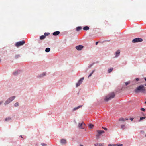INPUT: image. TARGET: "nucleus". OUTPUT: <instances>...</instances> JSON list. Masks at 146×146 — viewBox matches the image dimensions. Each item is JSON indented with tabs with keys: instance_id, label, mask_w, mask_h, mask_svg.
Listing matches in <instances>:
<instances>
[{
	"instance_id": "b1692460",
	"label": "nucleus",
	"mask_w": 146,
	"mask_h": 146,
	"mask_svg": "<svg viewBox=\"0 0 146 146\" xmlns=\"http://www.w3.org/2000/svg\"><path fill=\"white\" fill-rule=\"evenodd\" d=\"M46 75V73L45 72H44L42 74H41L40 76V77H43Z\"/></svg>"
},
{
	"instance_id": "9d476101",
	"label": "nucleus",
	"mask_w": 146,
	"mask_h": 146,
	"mask_svg": "<svg viewBox=\"0 0 146 146\" xmlns=\"http://www.w3.org/2000/svg\"><path fill=\"white\" fill-rule=\"evenodd\" d=\"M84 46L82 45H80L76 46V48L78 50H80L83 48Z\"/></svg>"
},
{
	"instance_id": "0eeeda50",
	"label": "nucleus",
	"mask_w": 146,
	"mask_h": 146,
	"mask_svg": "<svg viewBox=\"0 0 146 146\" xmlns=\"http://www.w3.org/2000/svg\"><path fill=\"white\" fill-rule=\"evenodd\" d=\"M97 132L98 134L96 135V138L97 139L98 138L100 134L104 133V131L103 130H97Z\"/></svg>"
},
{
	"instance_id": "412c9836",
	"label": "nucleus",
	"mask_w": 146,
	"mask_h": 146,
	"mask_svg": "<svg viewBox=\"0 0 146 146\" xmlns=\"http://www.w3.org/2000/svg\"><path fill=\"white\" fill-rule=\"evenodd\" d=\"M46 37L44 35H42L40 37V39L41 40H42L44 39Z\"/></svg>"
},
{
	"instance_id": "20e7f679",
	"label": "nucleus",
	"mask_w": 146,
	"mask_h": 146,
	"mask_svg": "<svg viewBox=\"0 0 146 146\" xmlns=\"http://www.w3.org/2000/svg\"><path fill=\"white\" fill-rule=\"evenodd\" d=\"M15 96H13L9 98L8 99L6 100L5 103V104L6 105L7 104H8L12 101L15 98Z\"/></svg>"
},
{
	"instance_id": "58836bf2",
	"label": "nucleus",
	"mask_w": 146,
	"mask_h": 146,
	"mask_svg": "<svg viewBox=\"0 0 146 146\" xmlns=\"http://www.w3.org/2000/svg\"><path fill=\"white\" fill-rule=\"evenodd\" d=\"M98 42H96V45H97V44H98Z\"/></svg>"
},
{
	"instance_id": "a19ab883",
	"label": "nucleus",
	"mask_w": 146,
	"mask_h": 146,
	"mask_svg": "<svg viewBox=\"0 0 146 146\" xmlns=\"http://www.w3.org/2000/svg\"><path fill=\"white\" fill-rule=\"evenodd\" d=\"M2 103V102H0V105Z\"/></svg>"
},
{
	"instance_id": "7ed1b4c3",
	"label": "nucleus",
	"mask_w": 146,
	"mask_h": 146,
	"mask_svg": "<svg viewBox=\"0 0 146 146\" xmlns=\"http://www.w3.org/2000/svg\"><path fill=\"white\" fill-rule=\"evenodd\" d=\"M15 96H13L9 98L8 99L6 100L5 103V104L6 105L7 104H8L12 101L15 98Z\"/></svg>"
},
{
	"instance_id": "ea45409f",
	"label": "nucleus",
	"mask_w": 146,
	"mask_h": 146,
	"mask_svg": "<svg viewBox=\"0 0 146 146\" xmlns=\"http://www.w3.org/2000/svg\"><path fill=\"white\" fill-rule=\"evenodd\" d=\"M125 119V120H128V119L127 118H126V119Z\"/></svg>"
},
{
	"instance_id": "c756f323",
	"label": "nucleus",
	"mask_w": 146,
	"mask_h": 146,
	"mask_svg": "<svg viewBox=\"0 0 146 146\" xmlns=\"http://www.w3.org/2000/svg\"><path fill=\"white\" fill-rule=\"evenodd\" d=\"M130 83V82H127L125 83V84L126 86L128 85Z\"/></svg>"
},
{
	"instance_id": "423d86ee",
	"label": "nucleus",
	"mask_w": 146,
	"mask_h": 146,
	"mask_svg": "<svg viewBox=\"0 0 146 146\" xmlns=\"http://www.w3.org/2000/svg\"><path fill=\"white\" fill-rule=\"evenodd\" d=\"M143 41V39L140 38H137L134 39L132 40L133 43H135L137 42H141Z\"/></svg>"
},
{
	"instance_id": "79ce46f5",
	"label": "nucleus",
	"mask_w": 146,
	"mask_h": 146,
	"mask_svg": "<svg viewBox=\"0 0 146 146\" xmlns=\"http://www.w3.org/2000/svg\"><path fill=\"white\" fill-rule=\"evenodd\" d=\"M145 81H146V78H145Z\"/></svg>"
},
{
	"instance_id": "9b49d317",
	"label": "nucleus",
	"mask_w": 146,
	"mask_h": 146,
	"mask_svg": "<svg viewBox=\"0 0 146 146\" xmlns=\"http://www.w3.org/2000/svg\"><path fill=\"white\" fill-rule=\"evenodd\" d=\"M60 142L62 144H64L66 143V139H62L60 141Z\"/></svg>"
},
{
	"instance_id": "f704fd0d",
	"label": "nucleus",
	"mask_w": 146,
	"mask_h": 146,
	"mask_svg": "<svg viewBox=\"0 0 146 146\" xmlns=\"http://www.w3.org/2000/svg\"><path fill=\"white\" fill-rule=\"evenodd\" d=\"M123 145V144H118V146H122Z\"/></svg>"
},
{
	"instance_id": "4c0bfd02",
	"label": "nucleus",
	"mask_w": 146,
	"mask_h": 146,
	"mask_svg": "<svg viewBox=\"0 0 146 146\" xmlns=\"http://www.w3.org/2000/svg\"><path fill=\"white\" fill-rule=\"evenodd\" d=\"M113 146H118V144H115L114 145H113Z\"/></svg>"
},
{
	"instance_id": "cd10ccee",
	"label": "nucleus",
	"mask_w": 146,
	"mask_h": 146,
	"mask_svg": "<svg viewBox=\"0 0 146 146\" xmlns=\"http://www.w3.org/2000/svg\"><path fill=\"white\" fill-rule=\"evenodd\" d=\"M11 119V118H9V117H8V118H6L5 119V121H7V120H10Z\"/></svg>"
},
{
	"instance_id": "37998d69",
	"label": "nucleus",
	"mask_w": 146,
	"mask_h": 146,
	"mask_svg": "<svg viewBox=\"0 0 146 146\" xmlns=\"http://www.w3.org/2000/svg\"><path fill=\"white\" fill-rule=\"evenodd\" d=\"M80 146H83L82 145H81Z\"/></svg>"
},
{
	"instance_id": "4468645a",
	"label": "nucleus",
	"mask_w": 146,
	"mask_h": 146,
	"mask_svg": "<svg viewBox=\"0 0 146 146\" xmlns=\"http://www.w3.org/2000/svg\"><path fill=\"white\" fill-rule=\"evenodd\" d=\"M95 146H105L104 143H96L94 145Z\"/></svg>"
},
{
	"instance_id": "a878e982",
	"label": "nucleus",
	"mask_w": 146,
	"mask_h": 146,
	"mask_svg": "<svg viewBox=\"0 0 146 146\" xmlns=\"http://www.w3.org/2000/svg\"><path fill=\"white\" fill-rule=\"evenodd\" d=\"M19 105V103L18 102H16L15 103L14 105V106L15 107H17Z\"/></svg>"
},
{
	"instance_id": "a211bd4d",
	"label": "nucleus",
	"mask_w": 146,
	"mask_h": 146,
	"mask_svg": "<svg viewBox=\"0 0 146 146\" xmlns=\"http://www.w3.org/2000/svg\"><path fill=\"white\" fill-rule=\"evenodd\" d=\"M82 105H80L79 106H78V107H76V108H75L74 109H73V111H75L76 110H78V109L79 108H80L82 107Z\"/></svg>"
},
{
	"instance_id": "5701e85b",
	"label": "nucleus",
	"mask_w": 146,
	"mask_h": 146,
	"mask_svg": "<svg viewBox=\"0 0 146 146\" xmlns=\"http://www.w3.org/2000/svg\"><path fill=\"white\" fill-rule=\"evenodd\" d=\"M93 126H94L92 124H90L89 125V127L90 129L92 128Z\"/></svg>"
},
{
	"instance_id": "2f4dec72",
	"label": "nucleus",
	"mask_w": 146,
	"mask_h": 146,
	"mask_svg": "<svg viewBox=\"0 0 146 146\" xmlns=\"http://www.w3.org/2000/svg\"><path fill=\"white\" fill-rule=\"evenodd\" d=\"M141 110L142 111H145V109L144 108H141Z\"/></svg>"
},
{
	"instance_id": "6ab92c4d",
	"label": "nucleus",
	"mask_w": 146,
	"mask_h": 146,
	"mask_svg": "<svg viewBox=\"0 0 146 146\" xmlns=\"http://www.w3.org/2000/svg\"><path fill=\"white\" fill-rule=\"evenodd\" d=\"M83 29L84 30L87 31L89 29V28L88 26H86L83 28Z\"/></svg>"
},
{
	"instance_id": "72a5a7b5",
	"label": "nucleus",
	"mask_w": 146,
	"mask_h": 146,
	"mask_svg": "<svg viewBox=\"0 0 146 146\" xmlns=\"http://www.w3.org/2000/svg\"><path fill=\"white\" fill-rule=\"evenodd\" d=\"M102 128L103 129H104V130H107V128H106L104 127H102Z\"/></svg>"
},
{
	"instance_id": "bb28decb",
	"label": "nucleus",
	"mask_w": 146,
	"mask_h": 146,
	"mask_svg": "<svg viewBox=\"0 0 146 146\" xmlns=\"http://www.w3.org/2000/svg\"><path fill=\"white\" fill-rule=\"evenodd\" d=\"M95 70H93L92 72V73L89 75V76H88V78H89V77H90L92 74H93V73H94V72L95 71Z\"/></svg>"
},
{
	"instance_id": "a18cd8bd",
	"label": "nucleus",
	"mask_w": 146,
	"mask_h": 146,
	"mask_svg": "<svg viewBox=\"0 0 146 146\" xmlns=\"http://www.w3.org/2000/svg\"><path fill=\"white\" fill-rule=\"evenodd\" d=\"M145 136L146 137V134L145 135Z\"/></svg>"
},
{
	"instance_id": "ddd939ff",
	"label": "nucleus",
	"mask_w": 146,
	"mask_h": 146,
	"mask_svg": "<svg viewBox=\"0 0 146 146\" xmlns=\"http://www.w3.org/2000/svg\"><path fill=\"white\" fill-rule=\"evenodd\" d=\"M60 33V32L59 31H56L54 32L53 33V35L54 36H56L58 35Z\"/></svg>"
},
{
	"instance_id": "1a4fd4ad",
	"label": "nucleus",
	"mask_w": 146,
	"mask_h": 146,
	"mask_svg": "<svg viewBox=\"0 0 146 146\" xmlns=\"http://www.w3.org/2000/svg\"><path fill=\"white\" fill-rule=\"evenodd\" d=\"M85 126L84 123L82 122L81 123H79L78 125V127L80 129H84Z\"/></svg>"
},
{
	"instance_id": "aec40b11",
	"label": "nucleus",
	"mask_w": 146,
	"mask_h": 146,
	"mask_svg": "<svg viewBox=\"0 0 146 146\" xmlns=\"http://www.w3.org/2000/svg\"><path fill=\"white\" fill-rule=\"evenodd\" d=\"M113 68H110L108 69V72L109 73H110L113 70Z\"/></svg>"
},
{
	"instance_id": "6e6552de",
	"label": "nucleus",
	"mask_w": 146,
	"mask_h": 146,
	"mask_svg": "<svg viewBox=\"0 0 146 146\" xmlns=\"http://www.w3.org/2000/svg\"><path fill=\"white\" fill-rule=\"evenodd\" d=\"M84 77L82 78L78 81V82L76 84V87H78L80 86L84 79Z\"/></svg>"
},
{
	"instance_id": "dca6fc26",
	"label": "nucleus",
	"mask_w": 146,
	"mask_h": 146,
	"mask_svg": "<svg viewBox=\"0 0 146 146\" xmlns=\"http://www.w3.org/2000/svg\"><path fill=\"white\" fill-rule=\"evenodd\" d=\"M118 121H119L124 122L125 121V119L124 118L121 117L119 119Z\"/></svg>"
},
{
	"instance_id": "7c9ffc66",
	"label": "nucleus",
	"mask_w": 146,
	"mask_h": 146,
	"mask_svg": "<svg viewBox=\"0 0 146 146\" xmlns=\"http://www.w3.org/2000/svg\"><path fill=\"white\" fill-rule=\"evenodd\" d=\"M18 73V71H17L16 72H14V73H13V74L14 75H16Z\"/></svg>"
},
{
	"instance_id": "c85d7f7f",
	"label": "nucleus",
	"mask_w": 146,
	"mask_h": 146,
	"mask_svg": "<svg viewBox=\"0 0 146 146\" xmlns=\"http://www.w3.org/2000/svg\"><path fill=\"white\" fill-rule=\"evenodd\" d=\"M145 117H141L140 118V120H142L143 119H145Z\"/></svg>"
},
{
	"instance_id": "39448f33",
	"label": "nucleus",
	"mask_w": 146,
	"mask_h": 146,
	"mask_svg": "<svg viewBox=\"0 0 146 146\" xmlns=\"http://www.w3.org/2000/svg\"><path fill=\"white\" fill-rule=\"evenodd\" d=\"M25 43V41L24 40H22L21 41H19L16 43L15 46L17 47H19L23 45Z\"/></svg>"
},
{
	"instance_id": "f257e3e1",
	"label": "nucleus",
	"mask_w": 146,
	"mask_h": 146,
	"mask_svg": "<svg viewBox=\"0 0 146 146\" xmlns=\"http://www.w3.org/2000/svg\"><path fill=\"white\" fill-rule=\"evenodd\" d=\"M134 91L135 93H138L140 92H144L146 91V89L143 85H141L136 88Z\"/></svg>"
},
{
	"instance_id": "4be33fe9",
	"label": "nucleus",
	"mask_w": 146,
	"mask_h": 146,
	"mask_svg": "<svg viewBox=\"0 0 146 146\" xmlns=\"http://www.w3.org/2000/svg\"><path fill=\"white\" fill-rule=\"evenodd\" d=\"M50 48H47L46 49L45 51L47 52H49L50 50Z\"/></svg>"
},
{
	"instance_id": "f03ea898",
	"label": "nucleus",
	"mask_w": 146,
	"mask_h": 146,
	"mask_svg": "<svg viewBox=\"0 0 146 146\" xmlns=\"http://www.w3.org/2000/svg\"><path fill=\"white\" fill-rule=\"evenodd\" d=\"M115 96V94L113 92H112L107 95L105 98V100L106 102L111 100L114 98Z\"/></svg>"
},
{
	"instance_id": "393cba45",
	"label": "nucleus",
	"mask_w": 146,
	"mask_h": 146,
	"mask_svg": "<svg viewBox=\"0 0 146 146\" xmlns=\"http://www.w3.org/2000/svg\"><path fill=\"white\" fill-rule=\"evenodd\" d=\"M50 34V33H44V36H48Z\"/></svg>"
},
{
	"instance_id": "e433bc0d",
	"label": "nucleus",
	"mask_w": 146,
	"mask_h": 146,
	"mask_svg": "<svg viewBox=\"0 0 146 146\" xmlns=\"http://www.w3.org/2000/svg\"><path fill=\"white\" fill-rule=\"evenodd\" d=\"M135 80L136 81H138L139 80V78H137L135 79Z\"/></svg>"
},
{
	"instance_id": "473e14b6",
	"label": "nucleus",
	"mask_w": 146,
	"mask_h": 146,
	"mask_svg": "<svg viewBox=\"0 0 146 146\" xmlns=\"http://www.w3.org/2000/svg\"><path fill=\"white\" fill-rule=\"evenodd\" d=\"M41 145L42 146H46V144H44V143H42L41 144Z\"/></svg>"
},
{
	"instance_id": "c9c22d12",
	"label": "nucleus",
	"mask_w": 146,
	"mask_h": 146,
	"mask_svg": "<svg viewBox=\"0 0 146 146\" xmlns=\"http://www.w3.org/2000/svg\"><path fill=\"white\" fill-rule=\"evenodd\" d=\"M133 119L134 118H130L129 119L131 121H133Z\"/></svg>"
},
{
	"instance_id": "f8f14e48",
	"label": "nucleus",
	"mask_w": 146,
	"mask_h": 146,
	"mask_svg": "<svg viewBox=\"0 0 146 146\" xmlns=\"http://www.w3.org/2000/svg\"><path fill=\"white\" fill-rule=\"evenodd\" d=\"M120 52V50H117L115 52V54H116L115 57H118L119 55Z\"/></svg>"
},
{
	"instance_id": "f3484780",
	"label": "nucleus",
	"mask_w": 146,
	"mask_h": 146,
	"mask_svg": "<svg viewBox=\"0 0 146 146\" xmlns=\"http://www.w3.org/2000/svg\"><path fill=\"white\" fill-rule=\"evenodd\" d=\"M82 29V27H81L79 26V27H77L76 28V29L77 31H79L81 29Z\"/></svg>"
},
{
	"instance_id": "2eb2a0df",
	"label": "nucleus",
	"mask_w": 146,
	"mask_h": 146,
	"mask_svg": "<svg viewBox=\"0 0 146 146\" xmlns=\"http://www.w3.org/2000/svg\"><path fill=\"white\" fill-rule=\"evenodd\" d=\"M121 128L122 129H124L126 128L125 124H122L121 125Z\"/></svg>"
},
{
	"instance_id": "c03bdc74",
	"label": "nucleus",
	"mask_w": 146,
	"mask_h": 146,
	"mask_svg": "<svg viewBox=\"0 0 146 146\" xmlns=\"http://www.w3.org/2000/svg\"><path fill=\"white\" fill-rule=\"evenodd\" d=\"M145 86H146V84H145Z\"/></svg>"
}]
</instances>
